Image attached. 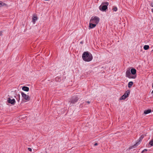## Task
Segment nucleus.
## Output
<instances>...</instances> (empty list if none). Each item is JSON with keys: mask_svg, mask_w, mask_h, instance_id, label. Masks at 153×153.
Instances as JSON below:
<instances>
[{"mask_svg": "<svg viewBox=\"0 0 153 153\" xmlns=\"http://www.w3.org/2000/svg\"><path fill=\"white\" fill-rule=\"evenodd\" d=\"M82 58L85 62H90L92 59L93 56L90 53L86 51L83 53Z\"/></svg>", "mask_w": 153, "mask_h": 153, "instance_id": "f257e3e1", "label": "nucleus"}, {"mask_svg": "<svg viewBox=\"0 0 153 153\" xmlns=\"http://www.w3.org/2000/svg\"><path fill=\"white\" fill-rule=\"evenodd\" d=\"M109 4V3L107 2H102L101 5L99 7V9L102 11H105L107 8V6Z\"/></svg>", "mask_w": 153, "mask_h": 153, "instance_id": "f03ea898", "label": "nucleus"}, {"mask_svg": "<svg viewBox=\"0 0 153 153\" xmlns=\"http://www.w3.org/2000/svg\"><path fill=\"white\" fill-rule=\"evenodd\" d=\"M100 18L97 16L92 17L90 20V22L97 24L99 22Z\"/></svg>", "mask_w": 153, "mask_h": 153, "instance_id": "7ed1b4c3", "label": "nucleus"}, {"mask_svg": "<svg viewBox=\"0 0 153 153\" xmlns=\"http://www.w3.org/2000/svg\"><path fill=\"white\" fill-rule=\"evenodd\" d=\"M126 76L130 79H135L136 77V75H132L130 72V70H127L126 73Z\"/></svg>", "mask_w": 153, "mask_h": 153, "instance_id": "20e7f679", "label": "nucleus"}, {"mask_svg": "<svg viewBox=\"0 0 153 153\" xmlns=\"http://www.w3.org/2000/svg\"><path fill=\"white\" fill-rule=\"evenodd\" d=\"M80 98L79 96L75 95L72 97L71 101V103L74 104Z\"/></svg>", "mask_w": 153, "mask_h": 153, "instance_id": "39448f33", "label": "nucleus"}, {"mask_svg": "<svg viewBox=\"0 0 153 153\" xmlns=\"http://www.w3.org/2000/svg\"><path fill=\"white\" fill-rule=\"evenodd\" d=\"M130 93L129 90H127L126 92L120 98V100H124L126 99Z\"/></svg>", "mask_w": 153, "mask_h": 153, "instance_id": "423d86ee", "label": "nucleus"}, {"mask_svg": "<svg viewBox=\"0 0 153 153\" xmlns=\"http://www.w3.org/2000/svg\"><path fill=\"white\" fill-rule=\"evenodd\" d=\"M22 97L26 100L28 101L30 100V97L28 95L25 94L23 92H21Z\"/></svg>", "mask_w": 153, "mask_h": 153, "instance_id": "0eeeda50", "label": "nucleus"}, {"mask_svg": "<svg viewBox=\"0 0 153 153\" xmlns=\"http://www.w3.org/2000/svg\"><path fill=\"white\" fill-rule=\"evenodd\" d=\"M7 101L8 102L13 105H14L16 103L15 100L14 99H11L10 97L8 98Z\"/></svg>", "mask_w": 153, "mask_h": 153, "instance_id": "6e6552de", "label": "nucleus"}, {"mask_svg": "<svg viewBox=\"0 0 153 153\" xmlns=\"http://www.w3.org/2000/svg\"><path fill=\"white\" fill-rule=\"evenodd\" d=\"M94 23L91 22H90L89 28L90 29L93 28L96 25V24H93Z\"/></svg>", "mask_w": 153, "mask_h": 153, "instance_id": "1a4fd4ad", "label": "nucleus"}, {"mask_svg": "<svg viewBox=\"0 0 153 153\" xmlns=\"http://www.w3.org/2000/svg\"><path fill=\"white\" fill-rule=\"evenodd\" d=\"M136 70L134 68H132L131 70V73L133 75H136Z\"/></svg>", "mask_w": 153, "mask_h": 153, "instance_id": "9d476101", "label": "nucleus"}, {"mask_svg": "<svg viewBox=\"0 0 153 153\" xmlns=\"http://www.w3.org/2000/svg\"><path fill=\"white\" fill-rule=\"evenodd\" d=\"M15 97L16 98L18 102H19L20 100V95L19 94H16L15 96Z\"/></svg>", "mask_w": 153, "mask_h": 153, "instance_id": "9b49d317", "label": "nucleus"}, {"mask_svg": "<svg viewBox=\"0 0 153 153\" xmlns=\"http://www.w3.org/2000/svg\"><path fill=\"white\" fill-rule=\"evenodd\" d=\"M22 89L25 91H29V88L27 87L23 86L22 88Z\"/></svg>", "mask_w": 153, "mask_h": 153, "instance_id": "f8f14e48", "label": "nucleus"}, {"mask_svg": "<svg viewBox=\"0 0 153 153\" xmlns=\"http://www.w3.org/2000/svg\"><path fill=\"white\" fill-rule=\"evenodd\" d=\"M152 111V110L151 109H148L147 110H145L144 111V113L145 114H148Z\"/></svg>", "mask_w": 153, "mask_h": 153, "instance_id": "ddd939ff", "label": "nucleus"}, {"mask_svg": "<svg viewBox=\"0 0 153 153\" xmlns=\"http://www.w3.org/2000/svg\"><path fill=\"white\" fill-rule=\"evenodd\" d=\"M37 17L36 16H33L32 18L33 22H35L37 20Z\"/></svg>", "mask_w": 153, "mask_h": 153, "instance_id": "4468645a", "label": "nucleus"}, {"mask_svg": "<svg viewBox=\"0 0 153 153\" xmlns=\"http://www.w3.org/2000/svg\"><path fill=\"white\" fill-rule=\"evenodd\" d=\"M133 82L130 81L129 82L128 84V87L129 88H130L131 86L133 85Z\"/></svg>", "mask_w": 153, "mask_h": 153, "instance_id": "2eb2a0df", "label": "nucleus"}, {"mask_svg": "<svg viewBox=\"0 0 153 153\" xmlns=\"http://www.w3.org/2000/svg\"><path fill=\"white\" fill-rule=\"evenodd\" d=\"M55 80L56 82H60L61 80V79L59 76H57L55 78Z\"/></svg>", "mask_w": 153, "mask_h": 153, "instance_id": "dca6fc26", "label": "nucleus"}, {"mask_svg": "<svg viewBox=\"0 0 153 153\" xmlns=\"http://www.w3.org/2000/svg\"><path fill=\"white\" fill-rule=\"evenodd\" d=\"M149 144L151 146H153V137L152 139L149 141Z\"/></svg>", "mask_w": 153, "mask_h": 153, "instance_id": "f3484780", "label": "nucleus"}, {"mask_svg": "<svg viewBox=\"0 0 153 153\" xmlns=\"http://www.w3.org/2000/svg\"><path fill=\"white\" fill-rule=\"evenodd\" d=\"M149 46L148 45H145L143 47L144 49L145 50H147L149 48Z\"/></svg>", "mask_w": 153, "mask_h": 153, "instance_id": "a211bd4d", "label": "nucleus"}, {"mask_svg": "<svg viewBox=\"0 0 153 153\" xmlns=\"http://www.w3.org/2000/svg\"><path fill=\"white\" fill-rule=\"evenodd\" d=\"M139 144V142H137L134 145V146H132L130 147L129 148V149H131L134 148V147L135 146H137Z\"/></svg>", "mask_w": 153, "mask_h": 153, "instance_id": "6ab92c4d", "label": "nucleus"}, {"mask_svg": "<svg viewBox=\"0 0 153 153\" xmlns=\"http://www.w3.org/2000/svg\"><path fill=\"white\" fill-rule=\"evenodd\" d=\"M144 137V136L143 135H142L138 139V140L139 142H140L142 141V140Z\"/></svg>", "mask_w": 153, "mask_h": 153, "instance_id": "aec40b11", "label": "nucleus"}, {"mask_svg": "<svg viewBox=\"0 0 153 153\" xmlns=\"http://www.w3.org/2000/svg\"><path fill=\"white\" fill-rule=\"evenodd\" d=\"M0 2H1V3H0L1 4V7L5 6L6 7L7 6V5L6 4L4 3H2V2L1 1H0Z\"/></svg>", "mask_w": 153, "mask_h": 153, "instance_id": "412c9836", "label": "nucleus"}, {"mask_svg": "<svg viewBox=\"0 0 153 153\" xmlns=\"http://www.w3.org/2000/svg\"><path fill=\"white\" fill-rule=\"evenodd\" d=\"M113 10L114 11H116L117 10V8L116 7H114L113 8Z\"/></svg>", "mask_w": 153, "mask_h": 153, "instance_id": "4be33fe9", "label": "nucleus"}, {"mask_svg": "<svg viewBox=\"0 0 153 153\" xmlns=\"http://www.w3.org/2000/svg\"><path fill=\"white\" fill-rule=\"evenodd\" d=\"M148 151V150L146 149H145L143 150L141 153H144L145 152H146Z\"/></svg>", "mask_w": 153, "mask_h": 153, "instance_id": "5701e85b", "label": "nucleus"}, {"mask_svg": "<svg viewBox=\"0 0 153 153\" xmlns=\"http://www.w3.org/2000/svg\"><path fill=\"white\" fill-rule=\"evenodd\" d=\"M28 151H30V152H31L32 151V149L30 148H28Z\"/></svg>", "mask_w": 153, "mask_h": 153, "instance_id": "b1692460", "label": "nucleus"}, {"mask_svg": "<svg viewBox=\"0 0 153 153\" xmlns=\"http://www.w3.org/2000/svg\"><path fill=\"white\" fill-rule=\"evenodd\" d=\"M150 5L152 7H153V3H151L150 4Z\"/></svg>", "mask_w": 153, "mask_h": 153, "instance_id": "393cba45", "label": "nucleus"}, {"mask_svg": "<svg viewBox=\"0 0 153 153\" xmlns=\"http://www.w3.org/2000/svg\"><path fill=\"white\" fill-rule=\"evenodd\" d=\"M85 102H87L88 104H89L91 102L89 101H87Z\"/></svg>", "mask_w": 153, "mask_h": 153, "instance_id": "a878e982", "label": "nucleus"}, {"mask_svg": "<svg viewBox=\"0 0 153 153\" xmlns=\"http://www.w3.org/2000/svg\"><path fill=\"white\" fill-rule=\"evenodd\" d=\"M98 145V144L97 143H96L94 144V146H96Z\"/></svg>", "mask_w": 153, "mask_h": 153, "instance_id": "bb28decb", "label": "nucleus"}, {"mask_svg": "<svg viewBox=\"0 0 153 153\" xmlns=\"http://www.w3.org/2000/svg\"><path fill=\"white\" fill-rule=\"evenodd\" d=\"M2 35V32H0V35L1 36Z\"/></svg>", "mask_w": 153, "mask_h": 153, "instance_id": "cd10ccee", "label": "nucleus"}, {"mask_svg": "<svg viewBox=\"0 0 153 153\" xmlns=\"http://www.w3.org/2000/svg\"><path fill=\"white\" fill-rule=\"evenodd\" d=\"M151 10L152 12L153 13V8Z\"/></svg>", "mask_w": 153, "mask_h": 153, "instance_id": "c85d7f7f", "label": "nucleus"}, {"mask_svg": "<svg viewBox=\"0 0 153 153\" xmlns=\"http://www.w3.org/2000/svg\"><path fill=\"white\" fill-rule=\"evenodd\" d=\"M151 94H153V90L152 91Z\"/></svg>", "mask_w": 153, "mask_h": 153, "instance_id": "c756f323", "label": "nucleus"}, {"mask_svg": "<svg viewBox=\"0 0 153 153\" xmlns=\"http://www.w3.org/2000/svg\"><path fill=\"white\" fill-rule=\"evenodd\" d=\"M80 43H82V42H81Z\"/></svg>", "mask_w": 153, "mask_h": 153, "instance_id": "7c9ffc66", "label": "nucleus"}]
</instances>
